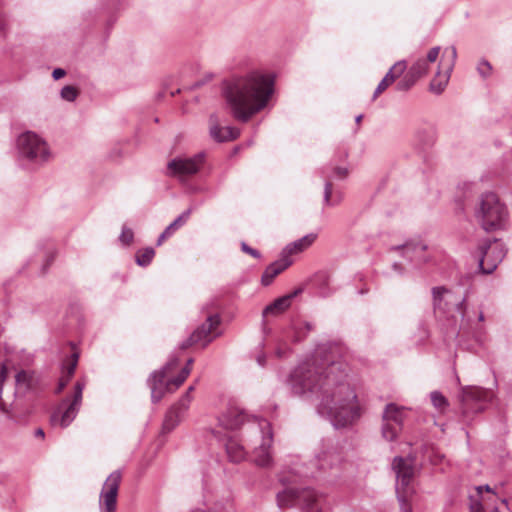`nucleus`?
<instances>
[{
    "instance_id": "nucleus-47",
    "label": "nucleus",
    "mask_w": 512,
    "mask_h": 512,
    "mask_svg": "<svg viewBox=\"0 0 512 512\" xmlns=\"http://www.w3.org/2000/svg\"><path fill=\"white\" fill-rule=\"evenodd\" d=\"M65 75H66V71L62 68H56L52 72V77L55 80H59V79L63 78Z\"/></svg>"
},
{
    "instance_id": "nucleus-4",
    "label": "nucleus",
    "mask_w": 512,
    "mask_h": 512,
    "mask_svg": "<svg viewBox=\"0 0 512 512\" xmlns=\"http://www.w3.org/2000/svg\"><path fill=\"white\" fill-rule=\"evenodd\" d=\"M323 503L324 497L309 488L285 489L277 494V504L280 508L297 505L302 512H321Z\"/></svg>"
},
{
    "instance_id": "nucleus-14",
    "label": "nucleus",
    "mask_w": 512,
    "mask_h": 512,
    "mask_svg": "<svg viewBox=\"0 0 512 512\" xmlns=\"http://www.w3.org/2000/svg\"><path fill=\"white\" fill-rule=\"evenodd\" d=\"M219 324L220 318L218 315L208 316L206 321L199 326L185 342L182 343L181 348L186 349L190 345L196 343H202L205 347L214 339L211 333Z\"/></svg>"
},
{
    "instance_id": "nucleus-45",
    "label": "nucleus",
    "mask_w": 512,
    "mask_h": 512,
    "mask_svg": "<svg viewBox=\"0 0 512 512\" xmlns=\"http://www.w3.org/2000/svg\"><path fill=\"white\" fill-rule=\"evenodd\" d=\"M241 249H242L243 252L251 255L254 258H260L261 257V254L259 253L258 250L248 246L245 242L241 243Z\"/></svg>"
},
{
    "instance_id": "nucleus-27",
    "label": "nucleus",
    "mask_w": 512,
    "mask_h": 512,
    "mask_svg": "<svg viewBox=\"0 0 512 512\" xmlns=\"http://www.w3.org/2000/svg\"><path fill=\"white\" fill-rule=\"evenodd\" d=\"M16 386L19 390L27 391L33 389L37 385V377L34 372L21 370L15 377Z\"/></svg>"
},
{
    "instance_id": "nucleus-24",
    "label": "nucleus",
    "mask_w": 512,
    "mask_h": 512,
    "mask_svg": "<svg viewBox=\"0 0 512 512\" xmlns=\"http://www.w3.org/2000/svg\"><path fill=\"white\" fill-rule=\"evenodd\" d=\"M166 377L165 370L156 371L151 375L149 380L151 388V397L154 402H158L163 397L164 380Z\"/></svg>"
},
{
    "instance_id": "nucleus-37",
    "label": "nucleus",
    "mask_w": 512,
    "mask_h": 512,
    "mask_svg": "<svg viewBox=\"0 0 512 512\" xmlns=\"http://www.w3.org/2000/svg\"><path fill=\"white\" fill-rule=\"evenodd\" d=\"M7 377V368L4 364L0 363V410L4 413H8L9 410L2 400V386Z\"/></svg>"
},
{
    "instance_id": "nucleus-43",
    "label": "nucleus",
    "mask_w": 512,
    "mask_h": 512,
    "mask_svg": "<svg viewBox=\"0 0 512 512\" xmlns=\"http://www.w3.org/2000/svg\"><path fill=\"white\" fill-rule=\"evenodd\" d=\"M439 52H440L439 46L431 48L427 54V58L425 59L427 61V63L429 64V63L435 62L439 56Z\"/></svg>"
},
{
    "instance_id": "nucleus-56",
    "label": "nucleus",
    "mask_w": 512,
    "mask_h": 512,
    "mask_svg": "<svg viewBox=\"0 0 512 512\" xmlns=\"http://www.w3.org/2000/svg\"><path fill=\"white\" fill-rule=\"evenodd\" d=\"M471 512H483V511L480 507H477V508H473V510Z\"/></svg>"
},
{
    "instance_id": "nucleus-5",
    "label": "nucleus",
    "mask_w": 512,
    "mask_h": 512,
    "mask_svg": "<svg viewBox=\"0 0 512 512\" xmlns=\"http://www.w3.org/2000/svg\"><path fill=\"white\" fill-rule=\"evenodd\" d=\"M17 146L20 156L35 164H43L51 157L47 142L32 131L22 133L18 137Z\"/></svg>"
},
{
    "instance_id": "nucleus-28",
    "label": "nucleus",
    "mask_w": 512,
    "mask_h": 512,
    "mask_svg": "<svg viewBox=\"0 0 512 512\" xmlns=\"http://www.w3.org/2000/svg\"><path fill=\"white\" fill-rule=\"evenodd\" d=\"M404 420V409L391 403L386 405L383 412V422L395 423L402 426Z\"/></svg>"
},
{
    "instance_id": "nucleus-48",
    "label": "nucleus",
    "mask_w": 512,
    "mask_h": 512,
    "mask_svg": "<svg viewBox=\"0 0 512 512\" xmlns=\"http://www.w3.org/2000/svg\"><path fill=\"white\" fill-rule=\"evenodd\" d=\"M168 237H170V235H169V234H166V232H165V231H163V232L160 234V236H159V238H158V240H157V245H158V246H160V245L164 242V240H165V239H167Z\"/></svg>"
},
{
    "instance_id": "nucleus-20",
    "label": "nucleus",
    "mask_w": 512,
    "mask_h": 512,
    "mask_svg": "<svg viewBox=\"0 0 512 512\" xmlns=\"http://www.w3.org/2000/svg\"><path fill=\"white\" fill-rule=\"evenodd\" d=\"M245 421V415L238 408H230L219 417V424L225 429H237Z\"/></svg>"
},
{
    "instance_id": "nucleus-40",
    "label": "nucleus",
    "mask_w": 512,
    "mask_h": 512,
    "mask_svg": "<svg viewBox=\"0 0 512 512\" xmlns=\"http://www.w3.org/2000/svg\"><path fill=\"white\" fill-rule=\"evenodd\" d=\"M190 374V367H184L181 372L177 375V377H175L174 379H172L169 383V384H174V386L176 388H178L179 386H181L184 381L186 380V378L188 377V375Z\"/></svg>"
},
{
    "instance_id": "nucleus-33",
    "label": "nucleus",
    "mask_w": 512,
    "mask_h": 512,
    "mask_svg": "<svg viewBox=\"0 0 512 512\" xmlns=\"http://www.w3.org/2000/svg\"><path fill=\"white\" fill-rule=\"evenodd\" d=\"M401 426L395 423L383 422L382 435L386 440L393 441L397 438Z\"/></svg>"
},
{
    "instance_id": "nucleus-49",
    "label": "nucleus",
    "mask_w": 512,
    "mask_h": 512,
    "mask_svg": "<svg viewBox=\"0 0 512 512\" xmlns=\"http://www.w3.org/2000/svg\"><path fill=\"white\" fill-rule=\"evenodd\" d=\"M482 489H485V491L487 492H492V489L489 485H485V486H479L478 487V491L481 493Z\"/></svg>"
},
{
    "instance_id": "nucleus-12",
    "label": "nucleus",
    "mask_w": 512,
    "mask_h": 512,
    "mask_svg": "<svg viewBox=\"0 0 512 512\" xmlns=\"http://www.w3.org/2000/svg\"><path fill=\"white\" fill-rule=\"evenodd\" d=\"M121 478L122 475L119 470L113 471L107 477L99 496L100 512H116L117 495Z\"/></svg>"
},
{
    "instance_id": "nucleus-11",
    "label": "nucleus",
    "mask_w": 512,
    "mask_h": 512,
    "mask_svg": "<svg viewBox=\"0 0 512 512\" xmlns=\"http://www.w3.org/2000/svg\"><path fill=\"white\" fill-rule=\"evenodd\" d=\"M481 258L479 261L483 273H492L502 262L506 255V248L499 240L487 241L480 246Z\"/></svg>"
},
{
    "instance_id": "nucleus-34",
    "label": "nucleus",
    "mask_w": 512,
    "mask_h": 512,
    "mask_svg": "<svg viewBox=\"0 0 512 512\" xmlns=\"http://www.w3.org/2000/svg\"><path fill=\"white\" fill-rule=\"evenodd\" d=\"M190 214L191 209H187L181 215H179L170 225H168L165 228L164 231L166 232V234H169L171 236L178 228H180L186 223Z\"/></svg>"
},
{
    "instance_id": "nucleus-42",
    "label": "nucleus",
    "mask_w": 512,
    "mask_h": 512,
    "mask_svg": "<svg viewBox=\"0 0 512 512\" xmlns=\"http://www.w3.org/2000/svg\"><path fill=\"white\" fill-rule=\"evenodd\" d=\"M331 194H332V183L330 181H326L325 187H324V202L326 205H335L338 202H334L331 200Z\"/></svg>"
},
{
    "instance_id": "nucleus-30",
    "label": "nucleus",
    "mask_w": 512,
    "mask_h": 512,
    "mask_svg": "<svg viewBox=\"0 0 512 512\" xmlns=\"http://www.w3.org/2000/svg\"><path fill=\"white\" fill-rule=\"evenodd\" d=\"M457 58V50L455 46L446 48L444 51L443 59L439 63V68L443 67L444 70L452 72Z\"/></svg>"
},
{
    "instance_id": "nucleus-38",
    "label": "nucleus",
    "mask_w": 512,
    "mask_h": 512,
    "mask_svg": "<svg viewBox=\"0 0 512 512\" xmlns=\"http://www.w3.org/2000/svg\"><path fill=\"white\" fill-rule=\"evenodd\" d=\"M492 65L485 59L479 61L477 71L483 79H487L492 74Z\"/></svg>"
},
{
    "instance_id": "nucleus-35",
    "label": "nucleus",
    "mask_w": 512,
    "mask_h": 512,
    "mask_svg": "<svg viewBox=\"0 0 512 512\" xmlns=\"http://www.w3.org/2000/svg\"><path fill=\"white\" fill-rule=\"evenodd\" d=\"M430 398H431V402H432L433 406L435 408H437L438 410L442 411L448 406L447 399L445 398V396L442 393H440L438 391L432 392L430 395Z\"/></svg>"
},
{
    "instance_id": "nucleus-51",
    "label": "nucleus",
    "mask_w": 512,
    "mask_h": 512,
    "mask_svg": "<svg viewBox=\"0 0 512 512\" xmlns=\"http://www.w3.org/2000/svg\"><path fill=\"white\" fill-rule=\"evenodd\" d=\"M257 362L259 363V365L263 366L264 363H265V357L264 356H258L257 357Z\"/></svg>"
},
{
    "instance_id": "nucleus-1",
    "label": "nucleus",
    "mask_w": 512,
    "mask_h": 512,
    "mask_svg": "<svg viewBox=\"0 0 512 512\" xmlns=\"http://www.w3.org/2000/svg\"><path fill=\"white\" fill-rule=\"evenodd\" d=\"M288 384L293 394L316 400V409L335 428L354 424L362 409L354 387L348 379L347 365L328 358L313 359L298 365L290 374Z\"/></svg>"
},
{
    "instance_id": "nucleus-16",
    "label": "nucleus",
    "mask_w": 512,
    "mask_h": 512,
    "mask_svg": "<svg viewBox=\"0 0 512 512\" xmlns=\"http://www.w3.org/2000/svg\"><path fill=\"white\" fill-rule=\"evenodd\" d=\"M209 133L217 142L232 141L240 135V131L237 128L231 126L221 127L216 115H211L209 118Z\"/></svg>"
},
{
    "instance_id": "nucleus-39",
    "label": "nucleus",
    "mask_w": 512,
    "mask_h": 512,
    "mask_svg": "<svg viewBox=\"0 0 512 512\" xmlns=\"http://www.w3.org/2000/svg\"><path fill=\"white\" fill-rule=\"evenodd\" d=\"M416 81L417 79L408 72L406 76L397 83V89L399 91H407L416 83Z\"/></svg>"
},
{
    "instance_id": "nucleus-25",
    "label": "nucleus",
    "mask_w": 512,
    "mask_h": 512,
    "mask_svg": "<svg viewBox=\"0 0 512 512\" xmlns=\"http://www.w3.org/2000/svg\"><path fill=\"white\" fill-rule=\"evenodd\" d=\"M315 238L316 236L314 234L305 235L301 239L287 245L281 254L290 258V255L302 252L308 248L314 242Z\"/></svg>"
},
{
    "instance_id": "nucleus-53",
    "label": "nucleus",
    "mask_w": 512,
    "mask_h": 512,
    "mask_svg": "<svg viewBox=\"0 0 512 512\" xmlns=\"http://www.w3.org/2000/svg\"><path fill=\"white\" fill-rule=\"evenodd\" d=\"M192 363H193V359H191V358H190V359H188V361H187V363H186L185 367H190V368H191Z\"/></svg>"
},
{
    "instance_id": "nucleus-6",
    "label": "nucleus",
    "mask_w": 512,
    "mask_h": 512,
    "mask_svg": "<svg viewBox=\"0 0 512 512\" xmlns=\"http://www.w3.org/2000/svg\"><path fill=\"white\" fill-rule=\"evenodd\" d=\"M433 307L435 312H440L447 317H455L453 312H457L462 319L465 315V297L452 292L444 287H434L432 289Z\"/></svg>"
},
{
    "instance_id": "nucleus-26",
    "label": "nucleus",
    "mask_w": 512,
    "mask_h": 512,
    "mask_svg": "<svg viewBox=\"0 0 512 512\" xmlns=\"http://www.w3.org/2000/svg\"><path fill=\"white\" fill-rule=\"evenodd\" d=\"M225 447L227 456L231 462L239 463L246 458V451L238 440L229 439Z\"/></svg>"
},
{
    "instance_id": "nucleus-3",
    "label": "nucleus",
    "mask_w": 512,
    "mask_h": 512,
    "mask_svg": "<svg viewBox=\"0 0 512 512\" xmlns=\"http://www.w3.org/2000/svg\"><path fill=\"white\" fill-rule=\"evenodd\" d=\"M479 225L487 232L505 229L508 223V209L493 192L481 194L474 208Z\"/></svg>"
},
{
    "instance_id": "nucleus-17",
    "label": "nucleus",
    "mask_w": 512,
    "mask_h": 512,
    "mask_svg": "<svg viewBox=\"0 0 512 512\" xmlns=\"http://www.w3.org/2000/svg\"><path fill=\"white\" fill-rule=\"evenodd\" d=\"M291 264L292 260L288 256H283L281 254V257L278 260L266 267L261 277L262 285H270L274 278L287 269Z\"/></svg>"
},
{
    "instance_id": "nucleus-41",
    "label": "nucleus",
    "mask_w": 512,
    "mask_h": 512,
    "mask_svg": "<svg viewBox=\"0 0 512 512\" xmlns=\"http://www.w3.org/2000/svg\"><path fill=\"white\" fill-rule=\"evenodd\" d=\"M133 237V231L130 228L123 227L120 235V241L125 245H129L133 241Z\"/></svg>"
},
{
    "instance_id": "nucleus-23",
    "label": "nucleus",
    "mask_w": 512,
    "mask_h": 512,
    "mask_svg": "<svg viewBox=\"0 0 512 512\" xmlns=\"http://www.w3.org/2000/svg\"><path fill=\"white\" fill-rule=\"evenodd\" d=\"M79 354L77 352H73L71 356L65 360L62 368V376L59 380V387L57 392H61L64 387L68 384L74 372L76 370L78 364Z\"/></svg>"
},
{
    "instance_id": "nucleus-32",
    "label": "nucleus",
    "mask_w": 512,
    "mask_h": 512,
    "mask_svg": "<svg viewBox=\"0 0 512 512\" xmlns=\"http://www.w3.org/2000/svg\"><path fill=\"white\" fill-rule=\"evenodd\" d=\"M155 251L151 247H147L145 249L139 250L136 253V263L139 266L145 267L149 265L154 258Z\"/></svg>"
},
{
    "instance_id": "nucleus-54",
    "label": "nucleus",
    "mask_w": 512,
    "mask_h": 512,
    "mask_svg": "<svg viewBox=\"0 0 512 512\" xmlns=\"http://www.w3.org/2000/svg\"><path fill=\"white\" fill-rule=\"evenodd\" d=\"M478 320L480 322L484 321V314L482 312L479 313Z\"/></svg>"
},
{
    "instance_id": "nucleus-50",
    "label": "nucleus",
    "mask_w": 512,
    "mask_h": 512,
    "mask_svg": "<svg viewBox=\"0 0 512 512\" xmlns=\"http://www.w3.org/2000/svg\"><path fill=\"white\" fill-rule=\"evenodd\" d=\"M35 436H36V437H41V438H43V437H44V431H43L41 428H38V429L35 431Z\"/></svg>"
},
{
    "instance_id": "nucleus-8",
    "label": "nucleus",
    "mask_w": 512,
    "mask_h": 512,
    "mask_svg": "<svg viewBox=\"0 0 512 512\" xmlns=\"http://www.w3.org/2000/svg\"><path fill=\"white\" fill-rule=\"evenodd\" d=\"M252 430L259 434L261 442L254 448L253 462L255 465L263 468H269L273 464L271 453L273 434L271 425L266 420H261L252 426Z\"/></svg>"
},
{
    "instance_id": "nucleus-18",
    "label": "nucleus",
    "mask_w": 512,
    "mask_h": 512,
    "mask_svg": "<svg viewBox=\"0 0 512 512\" xmlns=\"http://www.w3.org/2000/svg\"><path fill=\"white\" fill-rule=\"evenodd\" d=\"M406 67L407 66L405 61L396 62L378 84L373 94V100H375L383 91L387 89L389 85H391L398 77H400L406 70Z\"/></svg>"
},
{
    "instance_id": "nucleus-10",
    "label": "nucleus",
    "mask_w": 512,
    "mask_h": 512,
    "mask_svg": "<svg viewBox=\"0 0 512 512\" xmlns=\"http://www.w3.org/2000/svg\"><path fill=\"white\" fill-rule=\"evenodd\" d=\"M392 468L396 474V493L398 501H404V497L401 493L412 492L413 489L410 486L413 477L415 475V463L411 457H400L397 456L393 459Z\"/></svg>"
},
{
    "instance_id": "nucleus-57",
    "label": "nucleus",
    "mask_w": 512,
    "mask_h": 512,
    "mask_svg": "<svg viewBox=\"0 0 512 512\" xmlns=\"http://www.w3.org/2000/svg\"><path fill=\"white\" fill-rule=\"evenodd\" d=\"M393 267H394V269H395V270H397V269L399 268V265L395 263V264L393 265Z\"/></svg>"
},
{
    "instance_id": "nucleus-7",
    "label": "nucleus",
    "mask_w": 512,
    "mask_h": 512,
    "mask_svg": "<svg viewBox=\"0 0 512 512\" xmlns=\"http://www.w3.org/2000/svg\"><path fill=\"white\" fill-rule=\"evenodd\" d=\"M83 389L84 383L78 381L74 387L73 397L65 398L52 413L50 421L53 426L65 428L72 423L82 402Z\"/></svg>"
},
{
    "instance_id": "nucleus-44",
    "label": "nucleus",
    "mask_w": 512,
    "mask_h": 512,
    "mask_svg": "<svg viewBox=\"0 0 512 512\" xmlns=\"http://www.w3.org/2000/svg\"><path fill=\"white\" fill-rule=\"evenodd\" d=\"M412 492L401 493L404 497V501H399L401 512H412L411 506L408 504V497Z\"/></svg>"
},
{
    "instance_id": "nucleus-31",
    "label": "nucleus",
    "mask_w": 512,
    "mask_h": 512,
    "mask_svg": "<svg viewBox=\"0 0 512 512\" xmlns=\"http://www.w3.org/2000/svg\"><path fill=\"white\" fill-rule=\"evenodd\" d=\"M429 71V64L423 58L418 59L409 69V73L414 76L417 80Z\"/></svg>"
},
{
    "instance_id": "nucleus-15",
    "label": "nucleus",
    "mask_w": 512,
    "mask_h": 512,
    "mask_svg": "<svg viewBox=\"0 0 512 512\" xmlns=\"http://www.w3.org/2000/svg\"><path fill=\"white\" fill-rule=\"evenodd\" d=\"M191 401L192 397L182 396L179 401L168 410L162 425L163 433L171 432L184 419Z\"/></svg>"
},
{
    "instance_id": "nucleus-19",
    "label": "nucleus",
    "mask_w": 512,
    "mask_h": 512,
    "mask_svg": "<svg viewBox=\"0 0 512 512\" xmlns=\"http://www.w3.org/2000/svg\"><path fill=\"white\" fill-rule=\"evenodd\" d=\"M301 292V289L295 290L293 293L284 295L282 297L277 298L274 300L271 304L267 305L265 309L263 310V317H267L269 315L271 316H277L282 314L284 311H286L290 305L291 300L297 296Z\"/></svg>"
},
{
    "instance_id": "nucleus-21",
    "label": "nucleus",
    "mask_w": 512,
    "mask_h": 512,
    "mask_svg": "<svg viewBox=\"0 0 512 512\" xmlns=\"http://www.w3.org/2000/svg\"><path fill=\"white\" fill-rule=\"evenodd\" d=\"M393 250H401L402 255L413 261H426L423 257V252L427 246L422 242H407L403 246L393 247Z\"/></svg>"
},
{
    "instance_id": "nucleus-55",
    "label": "nucleus",
    "mask_w": 512,
    "mask_h": 512,
    "mask_svg": "<svg viewBox=\"0 0 512 512\" xmlns=\"http://www.w3.org/2000/svg\"><path fill=\"white\" fill-rule=\"evenodd\" d=\"M362 118H363V115H358V116L356 117V119H355V120H356V123H360V122H361V120H362Z\"/></svg>"
},
{
    "instance_id": "nucleus-29",
    "label": "nucleus",
    "mask_w": 512,
    "mask_h": 512,
    "mask_svg": "<svg viewBox=\"0 0 512 512\" xmlns=\"http://www.w3.org/2000/svg\"><path fill=\"white\" fill-rule=\"evenodd\" d=\"M451 73L452 72H448L447 70H444V73L441 74V71L439 69L436 77L430 83L431 92H433L435 94H441L445 90V88L448 84Z\"/></svg>"
},
{
    "instance_id": "nucleus-58",
    "label": "nucleus",
    "mask_w": 512,
    "mask_h": 512,
    "mask_svg": "<svg viewBox=\"0 0 512 512\" xmlns=\"http://www.w3.org/2000/svg\"><path fill=\"white\" fill-rule=\"evenodd\" d=\"M174 364H175V363L170 362V363H168V366H169V367H171V366H172V365H174Z\"/></svg>"
},
{
    "instance_id": "nucleus-2",
    "label": "nucleus",
    "mask_w": 512,
    "mask_h": 512,
    "mask_svg": "<svg viewBox=\"0 0 512 512\" xmlns=\"http://www.w3.org/2000/svg\"><path fill=\"white\" fill-rule=\"evenodd\" d=\"M274 76L253 71L224 82L223 96L233 117L241 122L249 121L264 110L274 93Z\"/></svg>"
},
{
    "instance_id": "nucleus-46",
    "label": "nucleus",
    "mask_w": 512,
    "mask_h": 512,
    "mask_svg": "<svg viewBox=\"0 0 512 512\" xmlns=\"http://www.w3.org/2000/svg\"><path fill=\"white\" fill-rule=\"evenodd\" d=\"M348 175V170L343 167H336L333 171V177L336 179H344Z\"/></svg>"
},
{
    "instance_id": "nucleus-9",
    "label": "nucleus",
    "mask_w": 512,
    "mask_h": 512,
    "mask_svg": "<svg viewBox=\"0 0 512 512\" xmlns=\"http://www.w3.org/2000/svg\"><path fill=\"white\" fill-rule=\"evenodd\" d=\"M492 398L493 393L489 390L474 386L464 387L460 396L463 415L483 411Z\"/></svg>"
},
{
    "instance_id": "nucleus-13",
    "label": "nucleus",
    "mask_w": 512,
    "mask_h": 512,
    "mask_svg": "<svg viewBox=\"0 0 512 512\" xmlns=\"http://www.w3.org/2000/svg\"><path fill=\"white\" fill-rule=\"evenodd\" d=\"M203 161L204 155L202 153L189 158H174L167 164L168 174L178 178L194 175L199 171Z\"/></svg>"
},
{
    "instance_id": "nucleus-22",
    "label": "nucleus",
    "mask_w": 512,
    "mask_h": 512,
    "mask_svg": "<svg viewBox=\"0 0 512 512\" xmlns=\"http://www.w3.org/2000/svg\"><path fill=\"white\" fill-rule=\"evenodd\" d=\"M415 139L421 147H431L436 141L434 125L428 123L420 125L415 131Z\"/></svg>"
},
{
    "instance_id": "nucleus-36",
    "label": "nucleus",
    "mask_w": 512,
    "mask_h": 512,
    "mask_svg": "<svg viewBox=\"0 0 512 512\" xmlns=\"http://www.w3.org/2000/svg\"><path fill=\"white\" fill-rule=\"evenodd\" d=\"M78 94L79 91L77 88L71 85L64 86L60 92L61 98L69 102H73Z\"/></svg>"
},
{
    "instance_id": "nucleus-52",
    "label": "nucleus",
    "mask_w": 512,
    "mask_h": 512,
    "mask_svg": "<svg viewBox=\"0 0 512 512\" xmlns=\"http://www.w3.org/2000/svg\"><path fill=\"white\" fill-rule=\"evenodd\" d=\"M194 390V386H189L186 393L183 395V396H190L191 397V392Z\"/></svg>"
}]
</instances>
